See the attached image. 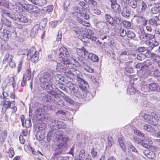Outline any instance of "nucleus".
<instances>
[{"mask_svg": "<svg viewBox=\"0 0 160 160\" xmlns=\"http://www.w3.org/2000/svg\"><path fill=\"white\" fill-rule=\"evenodd\" d=\"M55 143L58 149L62 148L67 146V142L69 140V138L63 135L62 131H57L55 133Z\"/></svg>", "mask_w": 160, "mask_h": 160, "instance_id": "f257e3e1", "label": "nucleus"}, {"mask_svg": "<svg viewBox=\"0 0 160 160\" xmlns=\"http://www.w3.org/2000/svg\"><path fill=\"white\" fill-rule=\"evenodd\" d=\"M23 52L22 55H27L28 58L33 63L37 61L38 59L39 52L35 46L32 47L30 49L24 50Z\"/></svg>", "mask_w": 160, "mask_h": 160, "instance_id": "f03ea898", "label": "nucleus"}, {"mask_svg": "<svg viewBox=\"0 0 160 160\" xmlns=\"http://www.w3.org/2000/svg\"><path fill=\"white\" fill-rule=\"evenodd\" d=\"M40 80L41 82L40 85L42 88L48 90L52 87V76L49 73L45 72Z\"/></svg>", "mask_w": 160, "mask_h": 160, "instance_id": "7ed1b4c3", "label": "nucleus"}, {"mask_svg": "<svg viewBox=\"0 0 160 160\" xmlns=\"http://www.w3.org/2000/svg\"><path fill=\"white\" fill-rule=\"evenodd\" d=\"M59 58L62 59L61 62L65 65L69 64L70 62L68 58L69 57V54L68 49L64 46H62L59 49Z\"/></svg>", "mask_w": 160, "mask_h": 160, "instance_id": "20e7f679", "label": "nucleus"}, {"mask_svg": "<svg viewBox=\"0 0 160 160\" xmlns=\"http://www.w3.org/2000/svg\"><path fill=\"white\" fill-rule=\"evenodd\" d=\"M105 19L108 23L112 26H119L122 23V21L119 17L113 18L108 14H105Z\"/></svg>", "mask_w": 160, "mask_h": 160, "instance_id": "39448f33", "label": "nucleus"}, {"mask_svg": "<svg viewBox=\"0 0 160 160\" xmlns=\"http://www.w3.org/2000/svg\"><path fill=\"white\" fill-rule=\"evenodd\" d=\"M8 98L5 99L3 102V104L2 107V111L5 112L9 108L12 109V112L14 113L17 110V108L15 106V102L14 101H12L11 102L7 100Z\"/></svg>", "mask_w": 160, "mask_h": 160, "instance_id": "423d86ee", "label": "nucleus"}, {"mask_svg": "<svg viewBox=\"0 0 160 160\" xmlns=\"http://www.w3.org/2000/svg\"><path fill=\"white\" fill-rule=\"evenodd\" d=\"M13 56L9 53H7L3 60L2 63L3 64H7L11 68H14L16 67V63L13 61Z\"/></svg>", "mask_w": 160, "mask_h": 160, "instance_id": "0eeeda50", "label": "nucleus"}, {"mask_svg": "<svg viewBox=\"0 0 160 160\" xmlns=\"http://www.w3.org/2000/svg\"><path fill=\"white\" fill-rule=\"evenodd\" d=\"M11 18L14 20L18 19L22 23H27L28 22V19L26 17L18 13H15L14 16L11 17Z\"/></svg>", "mask_w": 160, "mask_h": 160, "instance_id": "6e6552de", "label": "nucleus"}, {"mask_svg": "<svg viewBox=\"0 0 160 160\" xmlns=\"http://www.w3.org/2000/svg\"><path fill=\"white\" fill-rule=\"evenodd\" d=\"M11 32L6 29H4L3 32L0 33V38L4 41H8L11 36Z\"/></svg>", "mask_w": 160, "mask_h": 160, "instance_id": "1a4fd4ad", "label": "nucleus"}, {"mask_svg": "<svg viewBox=\"0 0 160 160\" xmlns=\"http://www.w3.org/2000/svg\"><path fill=\"white\" fill-rule=\"evenodd\" d=\"M135 17L136 18V21L140 26L143 27L147 25L148 20H146L145 18L140 15H137Z\"/></svg>", "mask_w": 160, "mask_h": 160, "instance_id": "9d476101", "label": "nucleus"}, {"mask_svg": "<svg viewBox=\"0 0 160 160\" xmlns=\"http://www.w3.org/2000/svg\"><path fill=\"white\" fill-rule=\"evenodd\" d=\"M143 118L147 122L149 123L156 126L158 124L157 121L151 115L145 114L143 116Z\"/></svg>", "mask_w": 160, "mask_h": 160, "instance_id": "9b49d317", "label": "nucleus"}, {"mask_svg": "<svg viewBox=\"0 0 160 160\" xmlns=\"http://www.w3.org/2000/svg\"><path fill=\"white\" fill-rule=\"evenodd\" d=\"M138 143L145 148H148L152 144L153 142L152 140L148 138L141 140L140 141L138 142Z\"/></svg>", "mask_w": 160, "mask_h": 160, "instance_id": "f8f14e48", "label": "nucleus"}, {"mask_svg": "<svg viewBox=\"0 0 160 160\" xmlns=\"http://www.w3.org/2000/svg\"><path fill=\"white\" fill-rule=\"evenodd\" d=\"M86 36V38L88 39H91L94 40V39H96L94 37V33L93 31L89 28H85V32L83 33Z\"/></svg>", "mask_w": 160, "mask_h": 160, "instance_id": "ddd939ff", "label": "nucleus"}, {"mask_svg": "<svg viewBox=\"0 0 160 160\" xmlns=\"http://www.w3.org/2000/svg\"><path fill=\"white\" fill-rule=\"evenodd\" d=\"M112 11L116 13H119L121 11L120 6L118 3L111 4Z\"/></svg>", "mask_w": 160, "mask_h": 160, "instance_id": "4468645a", "label": "nucleus"}, {"mask_svg": "<svg viewBox=\"0 0 160 160\" xmlns=\"http://www.w3.org/2000/svg\"><path fill=\"white\" fill-rule=\"evenodd\" d=\"M75 18L76 19L83 25L89 27L90 26V24L89 22L84 21L82 18H80L78 16H75Z\"/></svg>", "mask_w": 160, "mask_h": 160, "instance_id": "2eb2a0df", "label": "nucleus"}, {"mask_svg": "<svg viewBox=\"0 0 160 160\" xmlns=\"http://www.w3.org/2000/svg\"><path fill=\"white\" fill-rule=\"evenodd\" d=\"M80 16L82 17H83L85 19L88 20L89 19V16L87 13L85 9L81 8L79 10Z\"/></svg>", "mask_w": 160, "mask_h": 160, "instance_id": "dca6fc26", "label": "nucleus"}, {"mask_svg": "<svg viewBox=\"0 0 160 160\" xmlns=\"http://www.w3.org/2000/svg\"><path fill=\"white\" fill-rule=\"evenodd\" d=\"M156 148L154 147L153 149H154V151H152V150H149V151L147 153L146 156L147 157L151 159H154L156 157V154L155 153V151Z\"/></svg>", "mask_w": 160, "mask_h": 160, "instance_id": "f3484780", "label": "nucleus"}, {"mask_svg": "<svg viewBox=\"0 0 160 160\" xmlns=\"http://www.w3.org/2000/svg\"><path fill=\"white\" fill-rule=\"evenodd\" d=\"M76 51L78 55L81 56H82L83 54H85L88 52L84 47H83L81 48H77L76 49Z\"/></svg>", "mask_w": 160, "mask_h": 160, "instance_id": "a211bd4d", "label": "nucleus"}, {"mask_svg": "<svg viewBox=\"0 0 160 160\" xmlns=\"http://www.w3.org/2000/svg\"><path fill=\"white\" fill-rule=\"evenodd\" d=\"M32 3L39 6H43L47 3L46 0H33Z\"/></svg>", "mask_w": 160, "mask_h": 160, "instance_id": "6ab92c4d", "label": "nucleus"}, {"mask_svg": "<svg viewBox=\"0 0 160 160\" xmlns=\"http://www.w3.org/2000/svg\"><path fill=\"white\" fill-rule=\"evenodd\" d=\"M67 87L68 88L70 91L75 92L74 90L76 88H78L77 85L74 83H72L70 82H68L67 83Z\"/></svg>", "mask_w": 160, "mask_h": 160, "instance_id": "aec40b11", "label": "nucleus"}, {"mask_svg": "<svg viewBox=\"0 0 160 160\" xmlns=\"http://www.w3.org/2000/svg\"><path fill=\"white\" fill-rule=\"evenodd\" d=\"M143 129L144 130L152 133L155 132V130L153 128L148 124H145L144 126Z\"/></svg>", "mask_w": 160, "mask_h": 160, "instance_id": "412c9836", "label": "nucleus"}, {"mask_svg": "<svg viewBox=\"0 0 160 160\" xmlns=\"http://www.w3.org/2000/svg\"><path fill=\"white\" fill-rule=\"evenodd\" d=\"M139 37L140 40L142 42H145L146 44L148 45L151 44V41L148 40H147V38L146 37V34H142L140 35Z\"/></svg>", "mask_w": 160, "mask_h": 160, "instance_id": "4be33fe9", "label": "nucleus"}, {"mask_svg": "<svg viewBox=\"0 0 160 160\" xmlns=\"http://www.w3.org/2000/svg\"><path fill=\"white\" fill-rule=\"evenodd\" d=\"M38 31V28L35 26L33 27L30 33V37L32 38L35 37L37 35Z\"/></svg>", "mask_w": 160, "mask_h": 160, "instance_id": "5701e85b", "label": "nucleus"}, {"mask_svg": "<svg viewBox=\"0 0 160 160\" xmlns=\"http://www.w3.org/2000/svg\"><path fill=\"white\" fill-rule=\"evenodd\" d=\"M151 42V44L148 45L149 46L148 48V51L151 50L155 47L157 46L158 45V42L155 40V39H154V40H152Z\"/></svg>", "mask_w": 160, "mask_h": 160, "instance_id": "b1692460", "label": "nucleus"}, {"mask_svg": "<svg viewBox=\"0 0 160 160\" xmlns=\"http://www.w3.org/2000/svg\"><path fill=\"white\" fill-rule=\"evenodd\" d=\"M64 75L65 76L70 79V80L73 79V76L72 72H71L69 70L67 69L64 72Z\"/></svg>", "mask_w": 160, "mask_h": 160, "instance_id": "393cba45", "label": "nucleus"}, {"mask_svg": "<svg viewBox=\"0 0 160 160\" xmlns=\"http://www.w3.org/2000/svg\"><path fill=\"white\" fill-rule=\"evenodd\" d=\"M7 136V132L4 131L2 132L0 136V143H2L5 141Z\"/></svg>", "mask_w": 160, "mask_h": 160, "instance_id": "a878e982", "label": "nucleus"}, {"mask_svg": "<svg viewBox=\"0 0 160 160\" xmlns=\"http://www.w3.org/2000/svg\"><path fill=\"white\" fill-rule=\"evenodd\" d=\"M34 5L30 4H24L22 5V7L26 10L30 12Z\"/></svg>", "mask_w": 160, "mask_h": 160, "instance_id": "bb28decb", "label": "nucleus"}, {"mask_svg": "<svg viewBox=\"0 0 160 160\" xmlns=\"http://www.w3.org/2000/svg\"><path fill=\"white\" fill-rule=\"evenodd\" d=\"M130 14V12L127 9V8H123L121 12L122 15L126 18L129 17Z\"/></svg>", "mask_w": 160, "mask_h": 160, "instance_id": "cd10ccee", "label": "nucleus"}, {"mask_svg": "<svg viewBox=\"0 0 160 160\" xmlns=\"http://www.w3.org/2000/svg\"><path fill=\"white\" fill-rule=\"evenodd\" d=\"M84 29L83 28L79 27H75L73 29V31L77 34H82L83 32Z\"/></svg>", "mask_w": 160, "mask_h": 160, "instance_id": "c85d7f7f", "label": "nucleus"}, {"mask_svg": "<svg viewBox=\"0 0 160 160\" xmlns=\"http://www.w3.org/2000/svg\"><path fill=\"white\" fill-rule=\"evenodd\" d=\"M158 87L157 83H153L149 84V88L151 91H155L156 90H158Z\"/></svg>", "mask_w": 160, "mask_h": 160, "instance_id": "c756f323", "label": "nucleus"}, {"mask_svg": "<svg viewBox=\"0 0 160 160\" xmlns=\"http://www.w3.org/2000/svg\"><path fill=\"white\" fill-rule=\"evenodd\" d=\"M7 153L9 158L13 157L15 155V152L13 148L12 147L9 148L7 152Z\"/></svg>", "mask_w": 160, "mask_h": 160, "instance_id": "7c9ffc66", "label": "nucleus"}, {"mask_svg": "<svg viewBox=\"0 0 160 160\" xmlns=\"http://www.w3.org/2000/svg\"><path fill=\"white\" fill-rule=\"evenodd\" d=\"M40 12V10L39 8L37 6L34 5L33 8H32V10L30 13L31 14H37L39 13Z\"/></svg>", "mask_w": 160, "mask_h": 160, "instance_id": "2f4dec72", "label": "nucleus"}, {"mask_svg": "<svg viewBox=\"0 0 160 160\" xmlns=\"http://www.w3.org/2000/svg\"><path fill=\"white\" fill-rule=\"evenodd\" d=\"M140 6L141 7V10L144 12L146 9L147 7V3L143 1H142L140 3Z\"/></svg>", "mask_w": 160, "mask_h": 160, "instance_id": "473e14b6", "label": "nucleus"}, {"mask_svg": "<svg viewBox=\"0 0 160 160\" xmlns=\"http://www.w3.org/2000/svg\"><path fill=\"white\" fill-rule=\"evenodd\" d=\"M152 58L155 62L158 63L160 60V56L153 53L152 56Z\"/></svg>", "mask_w": 160, "mask_h": 160, "instance_id": "72a5a7b5", "label": "nucleus"}, {"mask_svg": "<svg viewBox=\"0 0 160 160\" xmlns=\"http://www.w3.org/2000/svg\"><path fill=\"white\" fill-rule=\"evenodd\" d=\"M84 70L87 72L92 73H93L94 72V70L90 66L85 65L84 66Z\"/></svg>", "mask_w": 160, "mask_h": 160, "instance_id": "f704fd0d", "label": "nucleus"}, {"mask_svg": "<svg viewBox=\"0 0 160 160\" xmlns=\"http://www.w3.org/2000/svg\"><path fill=\"white\" fill-rule=\"evenodd\" d=\"M128 149L130 152L132 151L135 153H138V152L135 147L131 144L128 145Z\"/></svg>", "mask_w": 160, "mask_h": 160, "instance_id": "c9c22d12", "label": "nucleus"}, {"mask_svg": "<svg viewBox=\"0 0 160 160\" xmlns=\"http://www.w3.org/2000/svg\"><path fill=\"white\" fill-rule=\"evenodd\" d=\"M73 76V79L79 78L80 77V72L77 70H74L72 72Z\"/></svg>", "mask_w": 160, "mask_h": 160, "instance_id": "e433bc0d", "label": "nucleus"}, {"mask_svg": "<svg viewBox=\"0 0 160 160\" xmlns=\"http://www.w3.org/2000/svg\"><path fill=\"white\" fill-rule=\"evenodd\" d=\"M130 2L129 0H122L121 5L124 8H127L130 3Z\"/></svg>", "mask_w": 160, "mask_h": 160, "instance_id": "4c0bfd02", "label": "nucleus"}, {"mask_svg": "<svg viewBox=\"0 0 160 160\" xmlns=\"http://www.w3.org/2000/svg\"><path fill=\"white\" fill-rule=\"evenodd\" d=\"M2 22L4 24L8 27H10L11 26L12 24L11 22L6 18L2 20Z\"/></svg>", "mask_w": 160, "mask_h": 160, "instance_id": "58836bf2", "label": "nucleus"}, {"mask_svg": "<svg viewBox=\"0 0 160 160\" xmlns=\"http://www.w3.org/2000/svg\"><path fill=\"white\" fill-rule=\"evenodd\" d=\"M118 142L121 148L123 151L126 152V146L123 142V141L122 139H119Z\"/></svg>", "mask_w": 160, "mask_h": 160, "instance_id": "ea45409f", "label": "nucleus"}, {"mask_svg": "<svg viewBox=\"0 0 160 160\" xmlns=\"http://www.w3.org/2000/svg\"><path fill=\"white\" fill-rule=\"evenodd\" d=\"M127 36L129 38H133L135 37L134 33L132 31L128 30L127 32Z\"/></svg>", "mask_w": 160, "mask_h": 160, "instance_id": "a19ab883", "label": "nucleus"}, {"mask_svg": "<svg viewBox=\"0 0 160 160\" xmlns=\"http://www.w3.org/2000/svg\"><path fill=\"white\" fill-rule=\"evenodd\" d=\"M90 59L93 62H97L98 61V58L97 56L93 54L90 56Z\"/></svg>", "mask_w": 160, "mask_h": 160, "instance_id": "79ce46f5", "label": "nucleus"}, {"mask_svg": "<svg viewBox=\"0 0 160 160\" xmlns=\"http://www.w3.org/2000/svg\"><path fill=\"white\" fill-rule=\"evenodd\" d=\"M64 100L67 102H68L70 104H73L74 103L73 100L69 97L67 96H65L64 97Z\"/></svg>", "mask_w": 160, "mask_h": 160, "instance_id": "37998d69", "label": "nucleus"}, {"mask_svg": "<svg viewBox=\"0 0 160 160\" xmlns=\"http://www.w3.org/2000/svg\"><path fill=\"white\" fill-rule=\"evenodd\" d=\"M26 78H27L28 80H30L31 77V71L30 68L26 70Z\"/></svg>", "mask_w": 160, "mask_h": 160, "instance_id": "c03bdc74", "label": "nucleus"}, {"mask_svg": "<svg viewBox=\"0 0 160 160\" xmlns=\"http://www.w3.org/2000/svg\"><path fill=\"white\" fill-rule=\"evenodd\" d=\"M23 62V60H21L19 62V63L18 64V65L17 68L18 73H19L20 72L22 68Z\"/></svg>", "mask_w": 160, "mask_h": 160, "instance_id": "a18cd8bd", "label": "nucleus"}, {"mask_svg": "<svg viewBox=\"0 0 160 160\" xmlns=\"http://www.w3.org/2000/svg\"><path fill=\"white\" fill-rule=\"evenodd\" d=\"M78 38L79 39H80L81 40H82V42H85V43H88L89 42V41L87 39L88 38H86L87 40H86V39L84 37L83 35H79L78 36Z\"/></svg>", "mask_w": 160, "mask_h": 160, "instance_id": "49530a36", "label": "nucleus"}, {"mask_svg": "<svg viewBox=\"0 0 160 160\" xmlns=\"http://www.w3.org/2000/svg\"><path fill=\"white\" fill-rule=\"evenodd\" d=\"M88 3L89 4L92 5L93 7L97 6L98 4L97 2L94 0H89L88 1Z\"/></svg>", "mask_w": 160, "mask_h": 160, "instance_id": "de8ad7c7", "label": "nucleus"}, {"mask_svg": "<svg viewBox=\"0 0 160 160\" xmlns=\"http://www.w3.org/2000/svg\"><path fill=\"white\" fill-rule=\"evenodd\" d=\"M85 155V151L84 149H82L81 150L79 154V157L82 158H84Z\"/></svg>", "mask_w": 160, "mask_h": 160, "instance_id": "09e8293b", "label": "nucleus"}, {"mask_svg": "<svg viewBox=\"0 0 160 160\" xmlns=\"http://www.w3.org/2000/svg\"><path fill=\"white\" fill-rule=\"evenodd\" d=\"M131 7L133 8H135L137 6V2L132 0L129 3Z\"/></svg>", "mask_w": 160, "mask_h": 160, "instance_id": "8fccbe9b", "label": "nucleus"}, {"mask_svg": "<svg viewBox=\"0 0 160 160\" xmlns=\"http://www.w3.org/2000/svg\"><path fill=\"white\" fill-rule=\"evenodd\" d=\"M125 69L126 72H127L131 73L133 72V68L129 66H127Z\"/></svg>", "mask_w": 160, "mask_h": 160, "instance_id": "3c124183", "label": "nucleus"}, {"mask_svg": "<svg viewBox=\"0 0 160 160\" xmlns=\"http://www.w3.org/2000/svg\"><path fill=\"white\" fill-rule=\"evenodd\" d=\"M62 38V32L61 31H59L57 35L56 40L57 42L61 41Z\"/></svg>", "mask_w": 160, "mask_h": 160, "instance_id": "603ef678", "label": "nucleus"}, {"mask_svg": "<svg viewBox=\"0 0 160 160\" xmlns=\"http://www.w3.org/2000/svg\"><path fill=\"white\" fill-rule=\"evenodd\" d=\"M113 138L112 137H108V144L109 147H111L112 145Z\"/></svg>", "mask_w": 160, "mask_h": 160, "instance_id": "864d4df0", "label": "nucleus"}, {"mask_svg": "<svg viewBox=\"0 0 160 160\" xmlns=\"http://www.w3.org/2000/svg\"><path fill=\"white\" fill-rule=\"evenodd\" d=\"M123 24L124 27L127 28H129L131 26V23L127 21H123Z\"/></svg>", "mask_w": 160, "mask_h": 160, "instance_id": "5fc2aeb1", "label": "nucleus"}, {"mask_svg": "<svg viewBox=\"0 0 160 160\" xmlns=\"http://www.w3.org/2000/svg\"><path fill=\"white\" fill-rule=\"evenodd\" d=\"M146 35L147 38V40H152L153 39H155V36L154 35L149 33L146 34Z\"/></svg>", "mask_w": 160, "mask_h": 160, "instance_id": "6e6d98bb", "label": "nucleus"}, {"mask_svg": "<svg viewBox=\"0 0 160 160\" xmlns=\"http://www.w3.org/2000/svg\"><path fill=\"white\" fill-rule=\"evenodd\" d=\"M91 154L93 158H95L97 155V152L96 151H95V149L94 148H93L91 149Z\"/></svg>", "mask_w": 160, "mask_h": 160, "instance_id": "4d7b16f0", "label": "nucleus"}, {"mask_svg": "<svg viewBox=\"0 0 160 160\" xmlns=\"http://www.w3.org/2000/svg\"><path fill=\"white\" fill-rule=\"evenodd\" d=\"M120 33L122 37L125 36L126 34H127V32L123 28H121L120 29Z\"/></svg>", "mask_w": 160, "mask_h": 160, "instance_id": "13d9d810", "label": "nucleus"}, {"mask_svg": "<svg viewBox=\"0 0 160 160\" xmlns=\"http://www.w3.org/2000/svg\"><path fill=\"white\" fill-rule=\"evenodd\" d=\"M53 7L52 5H50L47 6L46 9L47 12L49 13L52 12L53 9Z\"/></svg>", "mask_w": 160, "mask_h": 160, "instance_id": "bf43d9fd", "label": "nucleus"}, {"mask_svg": "<svg viewBox=\"0 0 160 160\" xmlns=\"http://www.w3.org/2000/svg\"><path fill=\"white\" fill-rule=\"evenodd\" d=\"M151 11L152 13L154 14L158 13L159 11L158 8L157 7H155L152 8L151 9Z\"/></svg>", "mask_w": 160, "mask_h": 160, "instance_id": "052dcab7", "label": "nucleus"}, {"mask_svg": "<svg viewBox=\"0 0 160 160\" xmlns=\"http://www.w3.org/2000/svg\"><path fill=\"white\" fill-rule=\"evenodd\" d=\"M93 12L97 15H100L101 13V11L98 8H94L92 9Z\"/></svg>", "mask_w": 160, "mask_h": 160, "instance_id": "680f3d73", "label": "nucleus"}, {"mask_svg": "<svg viewBox=\"0 0 160 160\" xmlns=\"http://www.w3.org/2000/svg\"><path fill=\"white\" fill-rule=\"evenodd\" d=\"M2 14L3 15L5 16H8L10 17V12H8L7 11L4 10H2Z\"/></svg>", "mask_w": 160, "mask_h": 160, "instance_id": "e2e57ef3", "label": "nucleus"}, {"mask_svg": "<svg viewBox=\"0 0 160 160\" xmlns=\"http://www.w3.org/2000/svg\"><path fill=\"white\" fill-rule=\"evenodd\" d=\"M58 21L57 20H54L51 24V27L52 28H55L58 24Z\"/></svg>", "mask_w": 160, "mask_h": 160, "instance_id": "0e129e2a", "label": "nucleus"}, {"mask_svg": "<svg viewBox=\"0 0 160 160\" xmlns=\"http://www.w3.org/2000/svg\"><path fill=\"white\" fill-rule=\"evenodd\" d=\"M19 140L20 143L22 144H23L25 142V140L23 137L22 135H20L19 137Z\"/></svg>", "mask_w": 160, "mask_h": 160, "instance_id": "69168bd1", "label": "nucleus"}, {"mask_svg": "<svg viewBox=\"0 0 160 160\" xmlns=\"http://www.w3.org/2000/svg\"><path fill=\"white\" fill-rule=\"evenodd\" d=\"M28 131L26 130H23L22 131L20 135H22V136H26L28 135Z\"/></svg>", "mask_w": 160, "mask_h": 160, "instance_id": "338daca9", "label": "nucleus"}, {"mask_svg": "<svg viewBox=\"0 0 160 160\" xmlns=\"http://www.w3.org/2000/svg\"><path fill=\"white\" fill-rule=\"evenodd\" d=\"M50 94L52 95V96L54 97L55 98H56V97L59 94V93H58L57 92H56L54 91H51L50 93H49Z\"/></svg>", "mask_w": 160, "mask_h": 160, "instance_id": "774afa93", "label": "nucleus"}]
</instances>
